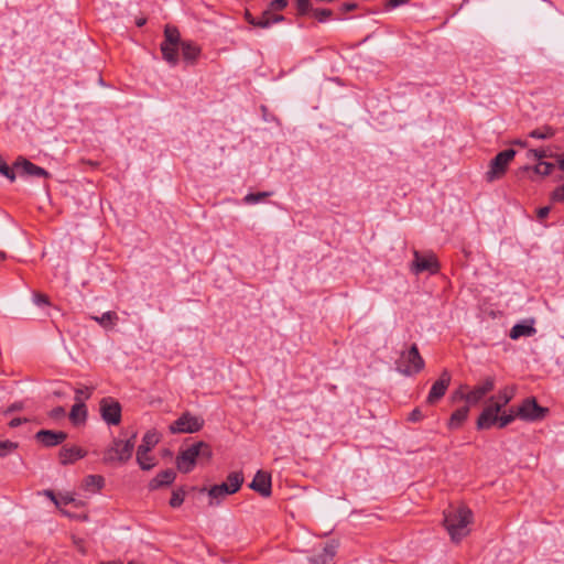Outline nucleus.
I'll use <instances>...</instances> for the list:
<instances>
[{"mask_svg":"<svg viewBox=\"0 0 564 564\" xmlns=\"http://www.w3.org/2000/svg\"><path fill=\"white\" fill-rule=\"evenodd\" d=\"M414 260L412 262V271L419 274L424 271L436 273L440 269L436 257L433 253L421 254L419 251L413 252Z\"/></svg>","mask_w":564,"mask_h":564,"instance_id":"9d476101","label":"nucleus"},{"mask_svg":"<svg viewBox=\"0 0 564 564\" xmlns=\"http://www.w3.org/2000/svg\"><path fill=\"white\" fill-rule=\"evenodd\" d=\"M297 11L301 15L312 11L310 0H296Z\"/></svg>","mask_w":564,"mask_h":564,"instance_id":"a19ab883","label":"nucleus"},{"mask_svg":"<svg viewBox=\"0 0 564 564\" xmlns=\"http://www.w3.org/2000/svg\"><path fill=\"white\" fill-rule=\"evenodd\" d=\"M530 155H532L536 160H542L546 158V151L544 149H533L529 151Z\"/></svg>","mask_w":564,"mask_h":564,"instance_id":"c03bdc74","label":"nucleus"},{"mask_svg":"<svg viewBox=\"0 0 564 564\" xmlns=\"http://www.w3.org/2000/svg\"><path fill=\"white\" fill-rule=\"evenodd\" d=\"M271 12L272 11L268 8V10H265L262 15L257 19L256 26L262 29L269 28L271 25Z\"/></svg>","mask_w":564,"mask_h":564,"instance_id":"58836bf2","label":"nucleus"},{"mask_svg":"<svg viewBox=\"0 0 564 564\" xmlns=\"http://www.w3.org/2000/svg\"><path fill=\"white\" fill-rule=\"evenodd\" d=\"M357 9V3L356 2H345L341 4L340 7V11L343 13H346V12H349V11H352Z\"/></svg>","mask_w":564,"mask_h":564,"instance_id":"8fccbe9b","label":"nucleus"},{"mask_svg":"<svg viewBox=\"0 0 564 564\" xmlns=\"http://www.w3.org/2000/svg\"><path fill=\"white\" fill-rule=\"evenodd\" d=\"M18 443L11 441H0V457H6L18 448Z\"/></svg>","mask_w":564,"mask_h":564,"instance_id":"2f4dec72","label":"nucleus"},{"mask_svg":"<svg viewBox=\"0 0 564 564\" xmlns=\"http://www.w3.org/2000/svg\"><path fill=\"white\" fill-rule=\"evenodd\" d=\"M535 333V328L531 325L516 324L510 330V338L518 339L521 336H531Z\"/></svg>","mask_w":564,"mask_h":564,"instance_id":"a878e982","label":"nucleus"},{"mask_svg":"<svg viewBox=\"0 0 564 564\" xmlns=\"http://www.w3.org/2000/svg\"><path fill=\"white\" fill-rule=\"evenodd\" d=\"M100 414L109 425H118L121 422V405L112 398H104L100 401Z\"/></svg>","mask_w":564,"mask_h":564,"instance_id":"6e6552de","label":"nucleus"},{"mask_svg":"<svg viewBox=\"0 0 564 564\" xmlns=\"http://www.w3.org/2000/svg\"><path fill=\"white\" fill-rule=\"evenodd\" d=\"M555 134V131L553 128L549 126H544L539 129H534L530 132V137L534 139H550Z\"/></svg>","mask_w":564,"mask_h":564,"instance_id":"c756f323","label":"nucleus"},{"mask_svg":"<svg viewBox=\"0 0 564 564\" xmlns=\"http://www.w3.org/2000/svg\"><path fill=\"white\" fill-rule=\"evenodd\" d=\"M55 394H56L57 397H62V392L56 391V392H55Z\"/></svg>","mask_w":564,"mask_h":564,"instance_id":"69168bd1","label":"nucleus"},{"mask_svg":"<svg viewBox=\"0 0 564 564\" xmlns=\"http://www.w3.org/2000/svg\"><path fill=\"white\" fill-rule=\"evenodd\" d=\"M312 13L318 22H326L333 15V11L330 9H314L312 10Z\"/></svg>","mask_w":564,"mask_h":564,"instance_id":"4c0bfd02","label":"nucleus"},{"mask_svg":"<svg viewBox=\"0 0 564 564\" xmlns=\"http://www.w3.org/2000/svg\"><path fill=\"white\" fill-rule=\"evenodd\" d=\"M288 6V0H272L269 3V9L273 11H282Z\"/></svg>","mask_w":564,"mask_h":564,"instance_id":"79ce46f5","label":"nucleus"},{"mask_svg":"<svg viewBox=\"0 0 564 564\" xmlns=\"http://www.w3.org/2000/svg\"><path fill=\"white\" fill-rule=\"evenodd\" d=\"M46 494H47L48 498H51L56 505H58V501L56 500V498L52 491H47Z\"/></svg>","mask_w":564,"mask_h":564,"instance_id":"bf43d9fd","label":"nucleus"},{"mask_svg":"<svg viewBox=\"0 0 564 564\" xmlns=\"http://www.w3.org/2000/svg\"><path fill=\"white\" fill-rule=\"evenodd\" d=\"M58 456L62 465H68L85 457L86 452L77 446H64L61 448Z\"/></svg>","mask_w":564,"mask_h":564,"instance_id":"a211bd4d","label":"nucleus"},{"mask_svg":"<svg viewBox=\"0 0 564 564\" xmlns=\"http://www.w3.org/2000/svg\"><path fill=\"white\" fill-rule=\"evenodd\" d=\"M21 424H22V419H20V417H14V419H12V420L9 422V426H10V427H17V426H19V425H21Z\"/></svg>","mask_w":564,"mask_h":564,"instance_id":"4d7b16f0","label":"nucleus"},{"mask_svg":"<svg viewBox=\"0 0 564 564\" xmlns=\"http://www.w3.org/2000/svg\"><path fill=\"white\" fill-rule=\"evenodd\" d=\"M249 488L264 498L270 497L272 494L271 475L264 470H258L249 484Z\"/></svg>","mask_w":564,"mask_h":564,"instance_id":"f8f14e48","label":"nucleus"},{"mask_svg":"<svg viewBox=\"0 0 564 564\" xmlns=\"http://www.w3.org/2000/svg\"><path fill=\"white\" fill-rule=\"evenodd\" d=\"M338 543L336 541L327 542L319 552L307 557L310 564H327L336 555Z\"/></svg>","mask_w":564,"mask_h":564,"instance_id":"2eb2a0df","label":"nucleus"},{"mask_svg":"<svg viewBox=\"0 0 564 564\" xmlns=\"http://www.w3.org/2000/svg\"><path fill=\"white\" fill-rule=\"evenodd\" d=\"M469 406L470 405H464L457 410H455L447 423L448 429L451 430H458L462 427V425L465 423V421L468 417L469 414Z\"/></svg>","mask_w":564,"mask_h":564,"instance_id":"4be33fe9","label":"nucleus"},{"mask_svg":"<svg viewBox=\"0 0 564 564\" xmlns=\"http://www.w3.org/2000/svg\"><path fill=\"white\" fill-rule=\"evenodd\" d=\"M270 195H271L270 192L250 193L245 197V202L247 204H256Z\"/></svg>","mask_w":564,"mask_h":564,"instance_id":"c9c22d12","label":"nucleus"},{"mask_svg":"<svg viewBox=\"0 0 564 564\" xmlns=\"http://www.w3.org/2000/svg\"><path fill=\"white\" fill-rule=\"evenodd\" d=\"M159 434L155 431H148L137 451L150 452L159 443Z\"/></svg>","mask_w":564,"mask_h":564,"instance_id":"b1692460","label":"nucleus"},{"mask_svg":"<svg viewBox=\"0 0 564 564\" xmlns=\"http://www.w3.org/2000/svg\"><path fill=\"white\" fill-rule=\"evenodd\" d=\"M245 19L247 20V22L253 26H256V23H257V19L252 17V14L246 10L245 12Z\"/></svg>","mask_w":564,"mask_h":564,"instance_id":"5fc2aeb1","label":"nucleus"},{"mask_svg":"<svg viewBox=\"0 0 564 564\" xmlns=\"http://www.w3.org/2000/svg\"><path fill=\"white\" fill-rule=\"evenodd\" d=\"M93 388L85 387V388H78L75 390V402H77V399L79 398V402H84L88 400L91 397Z\"/></svg>","mask_w":564,"mask_h":564,"instance_id":"e433bc0d","label":"nucleus"},{"mask_svg":"<svg viewBox=\"0 0 564 564\" xmlns=\"http://www.w3.org/2000/svg\"><path fill=\"white\" fill-rule=\"evenodd\" d=\"M176 477V473L169 468L159 473L149 484L150 489L155 490L162 486L171 485Z\"/></svg>","mask_w":564,"mask_h":564,"instance_id":"6ab92c4d","label":"nucleus"},{"mask_svg":"<svg viewBox=\"0 0 564 564\" xmlns=\"http://www.w3.org/2000/svg\"><path fill=\"white\" fill-rule=\"evenodd\" d=\"M424 359L419 348L413 344L406 351H402L397 361V370L404 376H414L424 368Z\"/></svg>","mask_w":564,"mask_h":564,"instance_id":"39448f33","label":"nucleus"},{"mask_svg":"<svg viewBox=\"0 0 564 564\" xmlns=\"http://www.w3.org/2000/svg\"><path fill=\"white\" fill-rule=\"evenodd\" d=\"M145 23H147V19H145V18H143V17L138 18V19L135 20V24H137V26H139V28L143 26Z\"/></svg>","mask_w":564,"mask_h":564,"instance_id":"13d9d810","label":"nucleus"},{"mask_svg":"<svg viewBox=\"0 0 564 564\" xmlns=\"http://www.w3.org/2000/svg\"><path fill=\"white\" fill-rule=\"evenodd\" d=\"M422 419V412L419 409H414L409 416V420L412 422L420 421Z\"/></svg>","mask_w":564,"mask_h":564,"instance_id":"864d4df0","label":"nucleus"},{"mask_svg":"<svg viewBox=\"0 0 564 564\" xmlns=\"http://www.w3.org/2000/svg\"><path fill=\"white\" fill-rule=\"evenodd\" d=\"M128 564H138V563L134 561H130V562H128Z\"/></svg>","mask_w":564,"mask_h":564,"instance_id":"338daca9","label":"nucleus"},{"mask_svg":"<svg viewBox=\"0 0 564 564\" xmlns=\"http://www.w3.org/2000/svg\"><path fill=\"white\" fill-rule=\"evenodd\" d=\"M514 156L516 151L513 149H507L499 152L490 162L489 170L486 173V180L488 182H492L502 177Z\"/></svg>","mask_w":564,"mask_h":564,"instance_id":"423d86ee","label":"nucleus"},{"mask_svg":"<svg viewBox=\"0 0 564 564\" xmlns=\"http://www.w3.org/2000/svg\"><path fill=\"white\" fill-rule=\"evenodd\" d=\"M65 415V409L63 406H56L50 412L52 419H59Z\"/></svg>","mask_w":564,"mask_h":564,"instance_id":"a18cd8bd","label":"nucleus"},{"mask_svg":"<svg viewBox=\"0 0 564 564\" xmlns=\"http://www.w3.org/2000/svg\"><path fill=\"white\" fill-rule=\"evenodd\" d=\"M34 302L36 304H39V305L40 304H50L48 297L46 295H44V294H41V293H36L34 295Z\"/></svg>","mask_w":564,"mask_h":564,"instance_id":"603ef678","label":"nucleus"},{"mask_svg":"<svg viewBox=\"0 0 564 564\" xmlns=\"http://www.w3.org/2000/svg\"><path fill=\"white\" fill-rule=\"evenodd\" d=\"M184 499H185L184 489H182V488L176 489L172 492V497L170 499V506L172 508H177L183 503Z\"/></svg>","mask_w":564,"mask_h":564,"instance_id":"473e14b6","label":"nucleus"},{"mask_svg":"<svg viewBox=\"0 0 564 564\" xmlns=\"http://www.w3.org/2000/svg\"><path fill=\"white\" fill-rule=\"evenodd\" d=\"M517 416V412H512L509 414L503 413L502 415L498 414V427L502 429L510 424L514 417Z\"/></svg>","mask_w":564,"mask_h":564,"instance_id":"ea45409f","label":"nucleus"},{"mask_svg":"<svg viewBox=\"0 0 564 564\" xmlns=\"http://www.w3.org/2000/svg\"><path fill=\"white\" fill-rule=\"evenodd\" d=\"M204 426V420L200 416L193 415L189 412L183 413L176 421L170 425L173 434L177 433H196Z\"/></svg>","mask_w":564,"mask_h":564,"instance_id":"0eeeda50","label":"nucleus"},{"mask_svg":"<svg viewBox=\"0 0 564 564\" xmlns=\"http://www.w3.org/2000/svg\"><path fill=\"white\" fill-rule=\"evenodd\" d=\"M473 511L466 506L449 508L444 511V527L453 542H460L470 532L469 524L473 522Z\"/></svg>","mask_w":564,"mask_h":564,"instance_id":"f257e3e1","label":"nucleus"},{"mask_svg":"<svg viewBox=\"0 0 564 564\" xmlns=\"http://www.w3.org/2000/svg\"><path fill=\"white\" fill-rule=\"evenodd\" d=\"M180 50L182 51L183 59L189 64H194L200 54V48L191 41H183Z\"/></svg>","mask_w":564,"mask_h":564,"instance_id":"412c9836","label":"nucleus"},{"mask_svg":"<svg viewBox=\"0 0 564 564\" xmlns=\"http://www.w3.org/2000/svg\"><path fill=\"white\" fill-rule=\"evenodd\" d=\"M105 485V479L100 475H89L84 479V487L87 490L98 491Z\"/></svg>","mask_w":564,"mask_h":564,"instance_id":"bb28decb","label":"nucleus"},{"mask_svg":"<svg viewBox=\"0 0 564 564\" xmlns=\"http://www.w3.org/2000/svg\"><path fill=\"white\" fill-rule=\"evenodd\" d=\"M453 401H465L468 405V386L460 384L456 391L452 394Z\"/></svg>","mask_w":564,"mask_h":564,"instance_id":"7c9ffc66","label":"nucleus"},{"mask_svg":"<svg viewBox=\"0 0 564 564\" xmlns=\"http://www.w3.org/2000/svg\"><path fill=\"white\" fill-rule=\"evenodd\" d=\"M550 210H551V208L549 206H544V207L539 208L538 212H536L538 218L540 220L544 219L550 214Z\"/></svg>","mask_w":564,"mask_h":564,"instance_id":"3c124183","label":"nucleus"},{"mask_svg":"<svg viewBox=\"0 0 564 564\" xmlns=\"http://www.w3.org/2000/svg\"><path fill=\"white\" fill-rule=\"evenodd\" d=\"M214 491H221L224 495H232L234 492L230 491V488L227 482H223L220 485L214 486Z\"/></svg>","mask_w":564,"mask_h":564,"instance_id":"49530a36","label":"nucleus"},{"mask_svg":"<svg viewBox=\"0 0 564 564\" xmlns=\"http://www.w3.org/2000/svg\"><path fill=\"white\" fill-rule=\"evenodd\" d=\"M35 438L46 447L56 446L67 438L63 431L41 430L35 434Z\"/></svg>","mask_w":564,"mask_h":564,"instance_id":"f3484780","label":"nucleus"},{"mask_svg":"<svg viewBox=\"0 0 564 564\" xmlns=\"http://www.w3.org/2000/svg\"><path fill=\"white\" fill-rule=\"evenodd\" d=\"M284 20V17L281 15V14H273L271 12V24L272 23H278V22H282Z\"/></svg>","mask_w":564,"mask_h":564,"instance_id":"6e6d98bb","label":"nucleus"},{"mask_svg":"<svg viewBox=\"0 0 564 564\" xmlns=\"http://www.w3.org/2000/svg\"><path fill=\"white\" fill-rule=\"evenodd\" d=\"M451 380L452 377L449 371L444 369L440 378L432 384L426 402L429 404H435L437 401H440L445 395L451 384Z\"/></svg>","mask_w":564,"mask_h":564,"instance_id":"9b49d317","label":"nucleus"},{"mask_svg":"<svg viewBox=\"0 0 564 564\" xmlns=\"http://www.w3.org/2000/svg\"><path fill=\"white\" fill-rule=\"evenodd\" d=\"M554 200L563 202L564 200V184L557 187L552 195Z\"/></svg>","mask_w":564,"mask_h":564,"instance_id":"de8ad7c7","label":"nucleus"},{"mask_svg":"<svg viewBox=\"0 0 564 564\" xmlns=\"http://www.w3.org/2000/svg\"><path fill=\"white\" fill-rule=\"evenodd\" d=\"M499 405L488 404L480 413L477 420L478 430H488L494 425H498Z\"/></svg>","mask_w":564,"mask_h":564,"instance_id":"dca6fc26","label":"nucleus"},{"mask_svg":"<svg viewBox=\"0 0 564 564\" xmlns=\"http://www.w3.org/2000/svg\"><path fill=\"white\" fill-rule=\"evenodd\" d=\"M558 163L560 167L564 171V156L560 159Z\"/></svg>","mask_w":564,"mask_h":564,"instance_id":"e2e57ef3","label":"nucleus"},{"mask_svg":"<svg viewBox=\"0 0 564 564\" xmlns=\"http://www.w3.org/2000/svg\"><path fill=\"white\" fill-rule=\"evenodd\" d=\"M100 564H122L121 562L111 561V562H101Z\"/></svg>","mask_w":564,"mask_h":564,"instance_id":"0e129e2a","label":"nucleus"},{"mask_svg":"<svg viewBox=\"0 0 564 564\" xmlns=\"http://www.w3.org/2000/svg\"><path fill=\"white\" fill-rule=\"evenodd\" d=\"M547 412L546 408L540 406L534 398L525 399L517 411V415L528 421L542 420Z\"/></svg>","mask_w":564,"mask_h":564,"instance_id":"1a4fd4ad","label":"nucleus"},{"mask_svg":"<svg viewBox=\"0 0 564 564\" xmlns=\"http://www.w3.org/2000/svg\"><path fill=\"white\" fill-rule=\"evenodd\" d=\"M181 34L175 25L166 24L164 28V41L161 43V52L163 59L171 66L178 63V51L181 43Z\"/></svg>","mask_w":564,"mask_h":564,"instance_id":"20e7f679","label":"nucleus"},{"mask_svg":"<svg viewBox=\"0 0 564 564\" xmlns=\"http://www.w3.org/2000/svg\"><path fill=\"white\" fill-rule=\"evenodd\" d=\"M7 259V254L0 250V262Z\"/></svg>","mask_w":564,"mask_h":564,"instance_id":"680f3d73","label":"nucleus"},{"mask_svg":"<svg viewBox=\"0 0 564 564\" xmlns=\"http://www.w3.org/2000/svg\"><path fill=\"white\" fill-rule=\"evenodd\" d=\"M495 388V378L487 377L471 390L468 389V405H476Z\"/></svg>","mask_w":564,"mask_h":564,"instance_id":"ddd939ff","label":"nucleus"},{"mask_svg":"<svg viewBox=\"0 0 564 564\" xmlns=\"http://www.w3.org/2000/svg\"><path fill=\"white\" fill-rule=\"evenodd\" d=\"M212 456L213 451L207 443L196 442L180 451L176 457V467L181 473L187 474L193 470L196 463H208Z\"/></svg>","mask_w":564,"mask_h":564,"instance_id":"f03ea898","label":"nucleus"},{"mask_svg":"<svg viewBox=\"0 0 564 564\" xmlns=\"http://www.w3.org/2000/svg\"><path fill=\"white\" fill-rule=\"evenodd\" d=\"M410 0H388L386 3L387 9H393L399 6L408 3Z\"/></svg>","mask_w":564,"mask_h":564,"instance_id":"09e8293b","label":"nucleus"},{"mask_svg":"<svg viewBox=\"0 0 564 564\" xmlns=\"http://www.w3.org/2000/svg\"><path fill=\"white\" fill-rule=\"evenodd\" d=\"M0 173L9 178L11 182L15 180V169L10 167L7 162L0 156Z\"/></svg>","mask_w":564,"mask_h":564,"instance_id":"72a5a7b5","label":"nucleus"},{"mask_svg":"<svg viewBox=\"0 0 564 564\" xmlns=\"http://www.w3.org/2000/svg\"><path fill=\"white\" fill-rule=\"evenodd\" d=\"M100 326L106 329L113 328L118 322V315L115 312H106L101 316L93 317Z\"/></svg>","mask_w":564,"mask_h":564,"instance_id":"393cba45","label":"nucleus"},{"mask_svg":"<svg viewBox=\"0 0 564 564\" xmlns=\"http://www.w3.org/2000/svg\"><path fill=\"white\" fill-rule=\"evenodd\" d=\"M208 496L212 498L209 501L210 506L214 505V499L216 500V505H218L226 497L221 491H214V486L208 490Z\"/></svg>","mask_w":564,"mask_h":564,"instance_id":"37998d69","label":"nucleus"},{"mask_svg":"<svg viewBox=\"0 0 564 564\" xmlns=\"http://www.w3.org/2000/svg\"><path fill=\"white\" fill-rule=\"evenodd\" d=\"M73 500H74V499H73V498H70V497H64V498H63V502H64L65 505H67V503L72 502Z\"/></svg>","mask_w":564,"mask_h":564,"instance_id":"052dcab7","label":"nucleus"},{"mask_svg":"<svg viewBox=\"0 0 564 564\" xmlns=\"http://www.w3.org/2000/svg\"><path fill=\"white\" fill-rule=\"evenodd\" d=\"M231 492H237L243 484V475L241 471H232L228 475L226 481Z\"/></svg>","mask_w":564,"mask_h":564,"instance_id":"c85d7f7f","label":"nucleus"},{"mask_svg":"<svg viewBox=\"0 0 564 564\" xmlns=\"http://www.w3.org/2000/svg\"><path fill=\"white\" fill-rule=\"evenodd\" d=\"M87 419V409L84 402H79V398L77 402L72 406L69 412V420L74 425H78L84 423Z\"/></svg>","mask_w":564,"mask_h":564,"instance_id":"5701e85b","label":"nucleus"},{"mask_svg":"<svg viewBox=\"0 0 564 564\" xmlns=\"http://www.w3.org/2000/svg\"><path fill=\"white\" fill-rule=\"evenodd\" d=\"M516 388L513 386L505 387L498 392L497 397L490 398V404L499 405V411H501V409L512 400Z\"/></svg>","mask_w":564,"mask_h":564,"instance_id":"aec40b11","label":"nucleus"},{"mask_svg":"<svg viewBox=\"0 0 564 564\" xmlns=\"http://www.w3.org/2000/svg\"><path fill=\"white\" fill-rule=\"evenodd\" d=\"M135 437L137 435L133 434L131 438L127 441L113 440L111 445L104 452L102 462L105 464L127 463L134 451Z\"/></svg>","mask_w":564,"mask_h":564,"instance_id":"7ed1b4c3","label":"nucleus"},{"mask_svg":"<svg viewBox=\"0 0 564 564\" xmlns=\"http://www.w3.org/2000/svg\"><path fill=\"white\" fill-rule=\"evenodd\" d=\"M14 169L20 175L34 177H48L50 173L41 166L35 165L23 156H19L14 162Z\"/></svg>","mask_w":564,"mask_h":564,"instance_id":"4468645a","label":"nucleus"},{"mask_svg":"<svg viewBox=\"0 0 564 564\" xmlns=\"http://www.w3.org/2000/svg\"><path fill=\"white\" fill-rule=\"evenodd\" d=\"M150 452L137 451V462L141 469L150 470L155 466L154 457L149 455Z\"/></svg>","mask_w":564,"mask_h":564,"instance_id":"cd10ccee","label":"nucleus"},{"mask_svg":"<svg viewBox=\"0 0 564 564\" xmlns=\"http://www.w3.org/2000/svg\"><path fill=\"white\" fill-rule=\"evenodd\" d=\"M554 169V164L553 163H550V162H539L535 167H534V172L542 175V176H547L552 173Z\"/></svg>","mask_w":564,"mask_h":564,"instance_id":"f704fd0d","label":"nucleus"}]
</instances>
